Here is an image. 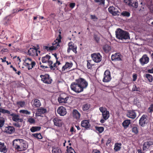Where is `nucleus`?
Here are the masks:
<instances>
[{
  "instance_id": "nucleus-1",
  "label": "nucleus",
  "mask_w": 153,
  "mask_h": 153,
  "mask_svg": "<svg viewBox=\"0 0 153 153\" xmlns=\"http://www.w3.org/2000/svg\"><path fill=\"white\" fill-rule=\"evenodd\" d=\"M116 36L117 39L122 40L130 39L129 33L120 28L117 29L115 31Z\"/></svg>"
},
{
  "instance_id": "nucleus-2",
  "label": "nucleus",
  "mask_w": 153,
  "mask_h": 153,
  "mask_svg": "<svg viewBox=\"0 0 153 153\" xmlns=\"http://www.w3.org/2000/svg\"><path fill=\"white\" fill-rule=\"evenodd\" d=\"M25 62V65L27 68L28 70L31 69L36 65V62L32 60L30 58H25L24 60Z\"/></svg>"
},
{
  "instance_id": "nucleus-3",
  "label": "nucleus",
  "mask_w": 153,
  "mask_h": 153,
  "mask_svg": "<svg viewBox=\"0 0 153 153\" xmlns=\"http://www.w3.org/2000/svg\"><path fill=\"white\" fill-rule=\"evenodd\" d=\"M70 87L72 90L77 93H79L83 91L82 90V88L77 82L72 83Z\"/></svg>"
},
{
  "instance_id": "nucleus-4",
  "label": "nucleus",
  "mask_w": 153,
  "mask_h": 153,
  "mask_svg": "<svg viewBox=\"0 0 153 153\" xmlns=\"http://www.w3.org/2000/svg\"><path fill=\"white\" fill-rule=\"evenodd\" d=\"M76 82H77L80 86L82 88V90L86 88L88 86L87 82L84 79L80 78L76 80Z\"/></svg>"
},
{
  "instance_id": "nucleus-5",
  "label": "nucleus",
  "mask_w": 153,
  "mask_h": 153,
  "mask_svg": "<svg viewBox=\"0 0 153 153\" xmlns=\"http://www.w3.org/2000/svg\"><path fill=\"white\" fill-rule=\"evenodd\" d=\"M100 111L102 113L103 118L105 120H108L110 117V113L107 109L104 107H100L99 108Z\"/></svg>"
},
{
  "instance_id": "nucleus-6",
  "label": "nucleus",
  "mask_w": 153,
  "mask_h": 153,
  "mask_svg": "<svg viewBox=\"0 0 153 153\" xmlns=\"http://www.w3.org/2000/svg\"><path fill=\"white\" fill-rule=\"evenodd\" d=\"M69 98V96L66 94L62 93L60 95L58 100L59 103H66Z\"/></svg>"
},
{
  "instance_id": "nucleus-7",
  "label": "nucleus",
  "mask_w": 153,
  "mask_h": 153,
  "mask_svg": "<svg viewBox=\"0 0 153 153\" xmlns=\"http://www.w3.org/2000/svg\"><path fill=\"white\" fill-rule=\"evenodd\" d=\"M111 79V73L108 70H106L104 72L102 81L104 82H109Z\"/></svg>"
},
{
  "instance_id": "nucleus-8",
  "label": "nucleus",
  "mask_w": 153,
  "mask_h": 153,
  "mask_svg": "<svg viewBox=\"0 0 153 153\" xmlns=\"http://www.w3.org/2000/svg\"><path fill=\"white\" fill-rule=\"evenodd\" d=\"M77 47L72 42H69L68 44V48L67 50L68 53H69L71 50H72L75 53H77L76 51Z\"/></svg>"
},
{
  "instance_id": "nucleus-9",
  "label": "nucleus",
  "mask_w": 153,
  "mask_h": 153,
  "mask_svg": "<svg viewBox=\"0 0 153 153\" xmlns=\"http://www.w3.org/2000/svg\"><path fill=\"white\" fill-rule=\"evenodd\" d=\"M91 56L92 60L95 62L99 63L102 60V56L99 53H94L91 54Z\"/></svg>"
},
{
  "instance_id": "nucleus-10",
  "label": "nucleus",
  "mask_w": 153,
  "mask_h": 153,
  "mask_svg": "<svg viewBox=\"0 0 153 153\" xmlns=\"http://www.w3.org/2000/svg\"><path fill=\"white\" fill-rule=\"evenodd\" d=\"M153 142L150 140H145L143 145V150L146 151L149 149L150 147L153 145Z\"/></svg>"
},
{
  "instance_id": "nucleus-11",
  "label": "nucleus",
  "mask_w": 153,
  "mask_h": 153,
  "mask_svg": "<svg viewBox=\"0 0 153 153\" xmlns=\"http://www.w3.org/2000/svg\"><path fill=\"white\" fill-rule=\"evenodd\" d=\"M40 77L42 80L45 83L50 84L52 82V79L48 74H46L45 75H40Z\"/></svg>"
},
{
  "instance_id": "nucleus-12",
  "label": "nucleus",
  "mask_w": 153,
  "mask_h": 153,
  "mask_svg": "<svg viewBox=\"0 0 153 153\" xmlns=\"http://www.w3.org/2000/svg\"><path fill=\"white\" fill-rule=\"evenodd\" d=\"M33 48H30L28 51L27 54L29 56H36L38 55V50L35 47L33 46Z\"/></svg>"
},
{
  "instance_id": "nucleus-13",
  "label": "nucleus",
  "mask_w": 153,
  "mask_h": 153,
  "mask_svg": "<svg viewBox=\"0 0 153 153\" xmlns=\"http://www.w3.org/2000/svg\"><path fill=\"white\" fill-rule=\"evenodd\" d=\"M109 12L112 15L116 16L120 15V12L118 9L113 6L110 7L108 9Z\"/></svg>"
},
{
  "instance_id": "nucleus-14",
  "label": "nucleus",
  "mask_w": 153,
  "mask_h": 153,
  "mask_svg": "<svg viewBox=\"0 0 153 153\" xmlns=\"http://www.w3.org/2000/svg\"><path fill=\"white\" fill-rule=\"evenodd\" d=\"M147 117V116L145 114H143L141 116L139 121V124L140 126L142 127L145 126V124H147L148 122Z\"/></svg>"
},
{
  "instance_id": "nucleus-15",
  "label": "nucleus",
  "mask_w": 153,
  "mask_h": 153,
  "mask_svg": "<svg viewBox=\"0 0 153 153\" xmlns=\"http://www.w3.org/2000/svg\"><path fill=\"white\" fill-rule=\"evenodd\" d=\"M22 139H16L13 141V145L16 149L19 151Z\"/></svg>"
},
{
  "instance_id": "nucleus-16",
  "label": "nucleus",
  "mask_w": 153,
  "mask_h": 153,
  "mask_svg": "<svg viewBox=\"0 0 153 153\" xmlns=\"http://www.w3.org/2000/svg\"><path fill=\"white\" fill-rule=\"evenodd\" d=\"M140 62L142 66L148 63L149 61V58L146 54H144L140 59Z\"/></svg>"
},
{
  "instance_id": "nucleus-17",
  "label": "nucleus",
  "mask_w": 153,
  "mask_h": 153,
  "mask_svg": "<svg viewBox=\"0 0 153 153\" xmlns=\"http://www.w3.org/2000/svg\"><path fill=\"white\" fill-rule=\"evenodd\" d=\"M10 116L12 117V119L14 121L16 122H22L23 121V119L22 118H19V116L12 113L10 114Z\"/></svg>"
},
{
  "instance_id": "nucleus-18",
  "label": "nucleus",
  "mask_w": 153,
  "mask_h": 153,
  "mask_svg": "<svg viewBox=\"0 0 153 153\" xmlns=\"http://www.w3.org/2000/svg\"><path fill=\"white\" fill-rule=\"evenodd\" d=\"M22 141L20 148H19V151H22L25 150L28 148V145L27 142L25 140L22 139L21 141Z\"/></svg>"
},
{
  "instance_id": "nucleus-19",
  "label": "nucleus",
  "mask_w": 153,
  "mask_h": 153,
  "mask_svg": "<svg viewBox=\"0 0 153 153\" xmlns=\"http://www.w3.org/2000/svg\"><path fill=\"white\" fill-rule=\"evenodd\" d=\"M122 56L120 53H116L111 56V59L114 61H119L122 60Z\"/></svg>"
},
{
  "instance_id": "nucleus-20",
  "label": "nucleus",
  "mask_w": 153,
  "mask_h": 153,
  "mask_svg": "<svg viewBox=\"0 0 153 153\" xmlns=\"http://www.w3.org/2000/svg\"><path fill=\"white\" fill-rule=\"evenodd\" d=\"M57 112L60 116H65L67 113L66 109L63 106H60L58 108Z\"/></svg>"
},
{
  "instance_id": "nucleus-21",
  "label": "nucleus",
  "mask_w": 153,
  "mask_h": 153,
  "mask_svg": "<svg viewBox=\"0 0 153 153\" xmlns=\"http://www.w3.org/2000/svg\"><path fill=\"white\" fill-rule=\"evenodd\" d=\"M50 58L51 56L47 54L42 58V61L43 63H46L48 62L49 65H52L53 62L52 61L50 60Z\"/></svg>"
},
{
  "instance_id": "nucleus-22",
  "label": "nucleus",
  "mask_w": 153,
  "mask_h": 153,
  "mask_svg": "<svg viewBox=\"0 0 153 153\" xmlns=\"http://www.w3.org/2000/svg\"><path fill=\"white\" fill-rule=\"evenodd\" d=\"M72 116L74 119L78 120L80 118L81 114L77 110L74 109L72 111Z\"/></svg>"
},
{
  "instance_id": "nucleus-23",
  "label": "nucleus",
  "mask_w": 153,
  "mask_h": 153,
  "mask_svg": "<svg viewBox=\"0 0 153 153\" xmlns=\"http://www.w3.org/2000/svg\"><path fill=\"white\" fill-rule=\"evenodd\" d=\"M136 113L134 110H130L128 111L126 116L132 119H135L136 117Z\"/></svg>"
},
{
  "instance_id": "nucleus-24",
  "label": "nucleus",
  "mask_w": 153,
  "mask_h": 153,
  "mask_svg": "<svg viewBox=\"0 0 153 153\" xmlns=\"http://www.w3.org/2000/svg\"><path fill=\"white\" fill-rule=\"evenodd\" d=\"M54 125L57 126L61 127L62 124V120L58 118L55 117L54 118L53 120Z\"/></svg>"
},
{
  "instance_id": "nucleus-25",
  "label": "nucleus",
  "mask_w": 153,
  "mask_h": 153,
  "mask_svg": "<svg viewBox=\"0 0 153 153\" xmlns=\"http://www.w3.org/2000/svg\"><path fill=\"white\" fill-rule=\"evenodd\" d=\"M59 33L60 34L58 36L56 39L57 41V42H56V41H55L52 44V45H53L54 46L56 47V49L59 46V43L61 42V39H62V37L60 35L61 32H59Z\"/></svg>"
},
{
  "instance_id": "nucleus-26",
  "label": "nucleus",
  "mask_w": 153,
  "mask_h": 153,
  "mask_svg": "<svg viewBox=\"0 0 153 153\" xmlns=\"http://www.w3.org/2000/svg\"><path fill=\"white\" fill-rule=\"evenodd\" d=\"M47 111V110L46 109L41 107L37 109L36 114L38 116H41V115L42 114L45 113Z\"/></svg>"
},
{
  "instance_id": "nucleus-27",
  "label": "nucleus",
  "mask_w": 153,
  "mask_h": 153,
  "mask_svg": "<svg viewBox=\"0 0 153 153\" xmlns=\"http://www.w3.org/2000/svg\"><path fill=\"white\" fill-rule=\"evenodd\" d=\"M81 126L86 129L89 128L90 126L91 125L90 124L89 121L88 120H84L81 121Z\"/></svg>"
},
{
  "instance_id": "nucleus-28",
  "label": "nucleus",
  "mask_w": 153,
  "mask_h": 153,
  "mask_svg": "<svg viewBox=\"0 0 153 153\" xmlns=\"http://www.w3.org/2000/svg\"><path fill=\"white\" fill-rule=\"evenodd\" d=\"M73 64L71 62H67L62 67V71H64L66 69H69L73 66Z\"/></svg>"
},
{
  "instance_id": "nucleus-29",
  "label": "nucleus",
  "mask_w": 153,
  "mask_h": 153,
  "mask_svg": "<svg viewBox=\"0 0 153 153\" xmlns=\"http://www.w3.org/2000/svg\"><path fill=\"white\" fill-rule=\"evenodd\" d=\"M15 131L14 127L12 126H8L5 127L4 131L7 133L11 134L14 132Z\"/></svg>"
},
{
  "instance_id": "nucleus-30",
  "label": "nucleus",
  "mask_w": 153,
  "mask_h": 153,
  "mask_svg": "<svg viewBox=\"0 0 153 153\" xmlns=\"http://www.w3.org/2000/svg\"><path fill=\"white\" fill-rule=\"evenodd\" d=\"M8 149L4 143L0 142V152L3 153H6Z\"/></svg>"
},
{
  "instance_id": "nucleus-31",
  "label": "nucleus",
  "mask_w": 153,
  "mask_h": 153,
  "mask_svg": "<svg viewBox=\"0 0 153 153\" xmlns=\"http://www.w3.org/2000/svg\"><path fill=\"white\" fill-rule=\"evenodd\" d=\"M90 107L91 105L90 104L85 103L82 105V108L83 111H86L88 110Z\"/></svg>"
},
{
  "instance_id": "nucleus-32",
  "label": "nucleus",
  "mask_w": 153,
  "mask_h": 153,
  "mask_svg": "<svg viewBox=\"0 0 153 153\" xmlns=\"http://www.w3.org/2000/svg\"><path fill=\"white\" fill-rule=\"evenodd\" d=\"M122 144L120 143H116L114 146V150L115 152L119 151L121 148Z\"/></svg>"
},
{
  "instance_id": "nucleus-33",
  "label": "nucleus",
  "mask_w": 153,
  "mask_h": 153,
  "mask_svg": "<svg viewBox=\"0 0 153 153\" xmlns=\"http://www.w3.org/2000/svg\"><path fill=\"white\" fill-rule=\"evenodd\" d=\"M52 153H61L62 151L58 147L52 146Z\"/></svg>"
},
{
  "instance_id": "nucleus-34",
  "label": "nucleus",
  "mask_w": 153,
  "mask_h": 153,
  "mask_svg": "<svg viewBox=\"0 0 153 153\" xmlns=\"http://www.w3.org/2000/svg\"><path fill=\"white\" fill-rule=\"evenodd\" d=\"M131 123V120H125L122 123V125L124 128H126L129 126Z\"/></svg>"
},
{
  "instance_id": "nucleus-35",
  "label": "nucleus",
  "mask_w": 153,
  "mask_h": 153,
  "mask_svg": "<svg viewBox=\"0 0 153 153\" xmlns=\"http://www.w3.org/2000/svg\"><path fill=\"white\" fill-rule=\"evenodd\" d=\"M102 49L105 53H108L111 51V48L110 46L105 45L103 46Z\"/></svg>"
},
{
  "instance_id": "nucleus-36",
  "label": "nucleus",
  "mask_w": 153,
  "mask_h": 153,
  "mask_svg": "<svg viewBox=\"0 0 153 153\" xmlns=\"http://www.w3.org/2000/svg\"><path fill=\"white\" fill-rule=\"evenodd\" d=\"M12 18V16L10 15H9L5 17L3 20L4 24L6 25L8 24L9 21L11 20Z\"/></svg>"
},
{
  "instance_id": "nucleus-37",
  "label": "nucleus",
  "mask_w": 153,
  "mask_h": 153,
  "mask_svg": "<svg viewBox=\"0 0 153 153\" xmlns=\"http://www.w3.org/2000/svg\"><path fill=\"white\" fill-rule=\"evenodd\" d=\"M41 129V127L38 126H32L30 129V131L32 132L39 131Z\"/></svg>"
},
{
  "instance_id": "nucleus-38",
  "label": "nucleus",
  "mask_w": 153,
  "mask_h": 153,
  "mask_svg": "<svg viewBox=\"0 0 153 153\" xmlns=\"http://www.w3.org/2000/svg\"><path fill=\"white\" fill-rule=\"evenodd\" d=\"M33 105L36 107H39L41 106V103L39 100L35 99L34 101Z\"/></svg>"
},
{
  "instance_id": "nucleus-39",
  "label": "nucleus",
  "mask_w": 153,
  "mask_h": 153,
  "mask_svg": "<svg viewBox=\"0 0 153 153\" xmlns=\"http://www.w3.org/2000/svg\"><path fill=\"white\" fill-rule=\"evenodd\" d=\"M87 68L89 69L92 68V66L94 65L93 64H92V61L91 60H87Z\"/></svg>"
},
{
  "instance_id": "nucleus-40",
  "label": "nucleus",
  "mask_w": 153,
  "mask_h": 153,
  "mask_svg": "<svg viewBox=\"0 0 153 153\" xmlns=\"http://www.w3.org/2000/svg\"><path fill=\"white\" fill-rule=\"evenodd\" d=\"M95 129L99 133H101L104 131V128L103 127L96 126Z\"/></svg>"
},
{
  "instance_id": "nucleus-41",
  "label": "nucleus",
  "mask_w": 153,
  "mask_h": 153,
  "mask_svg": "<svg viewBox=\"0 0 153 153\" xmlns=\"http://www.w3.org/2000/svg\"><path fill=\"white\" fill-rule=\"evenodd\" d=\"M32 136L38 139H41L42 138V137L41 134L40 133L33 134Z\"/></svg>"
},
{
  "instance_id": "nucleus-42",
  "label": "nucleus",
  "mask_w": 153,
  "mask_h": 153,
  "mask_svg": "<svg viewBox=\"0 0 153 153\" xmlns=\"http://www.w3.org/2000/svg\"><path fill=\"white\" fill-rule=\"evenodd\" d=\"M145 77L146 78L149 82H152L153 81V77L152 76L149 74H146Z\"/></svg>"
},
{
  "instance_id": "nucleus-43",
  "label": "nucleus",
  "mask_w": 153,
  "mask_h": 153,
  "mask_svg": "<svg viewBox=\"0 0 153 153\" xmlns=\"http://www.w3.org/2000/svg\"><path fill=\"white\" fill-rule=\"evenodd\" d=\"M67 153H76L73 149L71 147H69L68 146H67Z\"/></svg>"
},
{
  "instance_id": "nucleus-44",
  "label": "nucleus",
  "mask_w": 153,
  "mask_h": 153,
  "mask_svg": "<svg viewBox=\"0 0 153 153\" xmlns=\"http://www.w3.org/2000/svg\"><path fill=\"white\" fill-rule=\"evenodd\" d=\"M94 39L95 41L97 43H98L100 41V38L99 36L96 34H94L93 35Z\"/></svg>"
},
{
  "instance_id": "nucleus-45",
  "label": "nucleus",
  "mask_w": 153,
  "mask_h": 153,
  "mask_svg": "<svg viewBox=\"0 0 153 153\" xmlns=\"http://www.w3.org/2000/svg\"><path fill=\"white\" fill-rule=\"evenodd\" d=\"M132 91H137L140 92V89L139 87H137L136 85L134 84L133 85V88L132 89Z\"/></svg>"
},
{
  "instance_id": "nucleus-46",
  "label": "nucleus",
  "mask_w": 153,
  "mask_h": 153,
  "mask_svg": "<svg viewBox=\"0 0 153 153\" xmlns=\"http://www.w3.org/2000/svg\"><path fill=\"white\" fill-rule=\"evenodd\" d=\"M0 112L3 114L7 113L9 114H10V111L1 108H0Z\"/></svg>"
},
{
  "instance_id": "nucleus-47",
  "label": "nucleus",
  "mask_w": 153,
  "mask_h": 153,
  "mask_svg": "<svg viewBox=\"0 0 153 153\" xmlns=\"http://www.w3.org/2000/svg\"><path fill=\"white\" fill-rule=\"evenodd\" d=\"M121 15L124 16L128 17L130 16V13L126 11H123L121 14Z\"/></svg>"
},
{
  "instance_id": "nucleus-48",
  "label": "nucleus",
  "mask_w": 153,
  "mask_h": 153,
  "mask_svg": "<svg viewBox=\"0 0 153 153\" xmlns=\"http://www.w3.org/2000/svg\"><path fill=\"white\" fill-rule=\"evenodd\" d=\"M125 2L127 3L129 6L132 7L134 1L133 0H124Z\"/></svg>"
},
{
  "instance_id": "nucleus-49",
  "label": "nucleus",
  "mask_w": 153,
  "mask_h": 153,
  "mask_svg": "<svg viewBox=\"0 0 153 153\" xmlns=\"http://www.w3.org/2000/svg\"><path fill=\"white\" fill-rule=\"evenodd\" d=\"M132 132L135 134H137L138 132V129L137 127L135 126L133 127L132 129Z\"/></svg>"
},
{
  "instance_id": "nucleus-50",
  "label": "nucleus",
  "mask_w": 153,
  "mask_h": 153,
  "mask_svg": "<svg viewBox=\"0 0 153 153\" xmlns=\"http://www.w3.org/2000/svg\"><path fill=\"white\" fill-rule=\"evenodd\" d=\"M17 105H19L21 107H23L25 105V102L24 101H19L17 102Z\"/></svg>"
},
{
  "instance_id": "nucleus-51",
  "label": "nucleus",
  "mask_w": 153,
  "mask_h": 153,
  "mask_svg": "<svg viewBox=\"0 0 153 153\" xmlns=\"http://www.w3.org/2000/svg\"><path fill=\"white\" fill-rule=\"evenodd\" d=\"M21 113H22L24 114H30V112L28 111L27 110H20L19 111Z\"/></svg>"
},
{
  "instance_id": "nucleus-52",
  "label": "nucleus",
  "mask_w": 153,
  "mask_h": 153,
  "mask_svg": "<svg viewBox=\"0 0 153 153\" xmlns=\"http://www.w3.org/2000/svg\"><path fill=\"white\" fill-rule=\"evenodd\" d=\"M57 63L56 62V63H54L53 65H49V66H50V68H51V70H53L55 69L56 68V64Z\"/></svg>"
},
{
  "instance_id": "nucleus-53",
  "label": "nucleus",
  "mask_w": 153,
  "mask_h": 153,
  "mask_svg": "<svg viewBox=\"0 0 153 153\" xmlns=\"http://www.w3.org/2000/svg\"><path fill=\"white\" fill-rule=\"evenodd\" d=\"M28 121L29 123H35V120L33 118H30L28 120Z\"/></svg>"
},
{
  "instance_id": "nucleus-54",
  "label": "nucleus",
  "mask_w": 153,
  "mask_h": 153,
  "mask_svg": "<svg viewBox=\"0 0 153 153\" xmlns=\"http://www.w3.org/2000/svg\"><path fill=\"white\" fill-rule=\"evenodd\" d=\"M138 6V3L137 1H134V3H133V5L132 6V7H134L135 8H137V7Z\"/></svg>"
},
{
  "instance_id": "nucleus-55",
  "label": "nucleus",
  "mask_w": 153,
  "mask_h": 153,
  "mask_svg": "<svg viewBox=\"0 0 153 153\" xmlns=\"http://www.w3.org/2000/svg\"><path fill=\"white\" fill-rule=\"evenodd\" d=\"M148 110L149 111V112H153V104H152L148 108Z\"/></svg>"
},
{
  "instance_id": "nucleus-56",
  "label": "nucleus",
  "mask_w": 153,
  "mask_h": 153,
  "mask_svg": "<svg viewBox=\"0 0 153 153\" xmlns=\"http://www.w3.org/2000/svg\"><path fill=\"white\" fill-rule=\"evenodd\" d=\"M91 18L92 19H95L96 20H94V21H96L98 19V18L95 15H91L90 16Z\"/></svg>"
},
{
  "instance_id": "nucleus-57",
  "label": "nucleus",
  "mask_w": 153,
  "mask_h": 153,
  "mask_svg": "<svg viewBox=\"0 0 153 153\" xmlns=\"http://www.w3.org/2000/svg\"><path fill=\"white\" fill-rule=\"evenodd\" d=\"M13 125L14 126L19 128L21 127V125L18 123H14Z\"/></svg>"
},
{
  "instance_id": "nucleus-58",
  "label": "nucleus",
  "mask_w": 153,
  "mask_h": 153,
  "mask_svg": "<svg viewBox=\"0 0 153 153\" xmlns=\"http://www.w3.org/2000/svg\"><path fill=\"white\" fill-rule=\"evenodd\" d=\"M56 49V47L55 46H54L52 45L51 46L49 47V49L50 51H52L54 50H55Z\"/></svg>"
},
{
  "instance_id": "nucleus-59",
  "label": "nucleus",
  "mask_w": 153,
  "mask_h": 153,
  "mask_svg": "<svg viewBox=\"0 0 153 153\" xmlns=\"http://www.w3.org/2000/svg\"><path fill=\"white\" fill-rule=\"evenodd\" d=\"M48 67L47 66H45L43 65L40 66V69L42 70H45L46 68H48Z\"/></svg>"
},
{
  "instance_id": "nucleus-60",
  "label": "nucleus",
  "mask_w": 153,
  "mask_h": 153,
  "mask_svg": "<svg viewBox=\"0 0 153 153\" xmlns=\"http://www.w3.org/2000/svg\"><path fill=\"white\" fill-rule=\"evenodd\" d=\"M137 74H133V81H135L137 79Z\"/></svg>"
},
{
  "instance_id": "nucleus-61",
  "label": "nucleus",
  "mask_w": 153,
  "mask_h": 153,
  "mask_svg": "<svg viewBox=\"0 0 153 153\" xmlns=\"http://www.w3.org/2000/svg\"><path fill=\"white\" fill-rule=\"evenodd\" d=\"M92 152L93 153H101L100 151L96 149H94Z\"/></svg>"
},
{
  "instance_id": "nucleus-62",
  "label": "nucleus",
  "mask_w": 153,
  "mask_h": 153,
  "mask_svg": "<svg viewBox=\"0 0 153 153\" xmlns=\"http://www.w3.org/2000/svg\"><path fill=\"white\" fill-rule=\"evenodd\" d=\"M75 6V4L74 3H71L70 4V7L71 8H73Z\"/></svg>"
},
{
  "instance_id": "nucleus-63",
  "label": "nucleus",
  "mask_w": 153,
  "mask_h": 153,
  "mask_svg": "<svg viewBox=\"0 0 153 153\" xmlns=\"http://www.w3.org/2000/svg\"><path fill=\"white\" fill-rule=\"evenodd\" d=\"M43 49L45 50H47L48 51H50L49 47L45 46L43 47Z\"/></svg>"
},
{
  "instance_id": "nucleus-64",
  "label": "nucleus",
  "mask_w": 153,
  "mask_h": 153,
  "mask_svg": "<svg viewBox=\"0 0 153 153\" xmlns=\"http://www.w3.org/2000/svg\"><path fill=\"white\" fill-rule=\"evenodd\" d=\"M100 3L99 4V5H101L102 4L103 5H104L105 4V0H100L99 2Z\"/></svg>"
}]
</instances>
